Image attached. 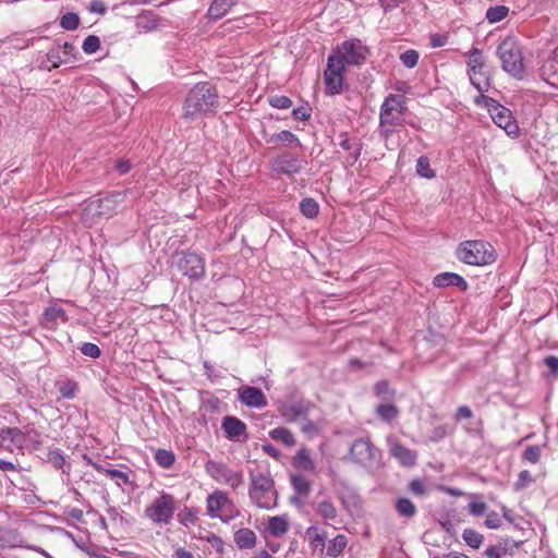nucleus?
I'll use <instances>...</instances> for the list:
<instances>
[{
  "mask_svg": "<svg viewBox=\"0 0 558 558\" xmlns=\"http://www.w3.org/2000/svg\"><path fill=\"white\" fill-rule=\"evenodd\" d=\"M47 60L51 63V68H58L63 59L61 58V44L56 43V45L47 52Z\"/></svg>",
  "mask_w": 558,
  "mask_h": 558,
  "instance_id": "48",
  "label": "nucleus"
},
{
  "mask_svg": "<svg viewBox=\"0 0 558 558\" xmlns=\"http://www.w3.org/2000/svg\"><path fill=\"white\" fill-rule=\"evenodd\" d=\"M206 541L208 544H210V546L218 553V554H222L223 553V541L221 539V537H219L218 535L214 534V533H210L207 537H206Z\"/></svg>",
  "mask_w": 558,
  "mask_h": 558,
  "instance_id": "58",
  "label": "nucleus"
},
{
  "mask_svg": "<svg viewBox=\"0 0 558 558\" xmlns=\"http://www.w3.org/2000/svg\"><path fill=\"white\" fill-rule=\"evenodd\" d=\"M300 210L303 216L313 219L319 214V205L314 198L306 197L301 201Z\"/></svg>",
  "mask_w": 558,
  "mask_h": 558,
  "instance_id": "33",
  "label": "nucleus"
},
{
  "mask_svg": "<svg viewBox=\"0 0 558 558\" xmlns=\"http://www.w3.org/2000/svg\"><path fill=\"white\" fill-rule=\"evenodd\" d=\"M317 512L326 520H333L337 517V509L329 499L318 502Z\"/></svg>",
  "mask_w": 558,
  "mask_h": 558,
  "instance_id": "43",
  "label": "nucleus"
},
{
  "mask_svg": "<svg viewBox=\"0 0 558 558\" xmlns=\"http://www.w3.org/2000/svg\"><path fill=\"white\" fill-rule=\"evenodd\" d=\"M348 459L364 469H374L380 463L381 450L372 442L369 437H361L351 444Z\"/></svg>",
  "mask_w": 558,
  "mask_h": 558,
  "instance_id": "6",
  "label": "nucleus"
},
{
  "mask_svg": "<svg viewBox=\"0 0 558 558\" xmlns=\"http://www.w3.org/2000/svg\"><path fill=\"white\" fill-rule=\"evenodd\" d=\"M345 68L339 61L338 57H328L327 66L324 71V82L326 85V95H339L342 92L344 83Z\"/></svg>",
  "mask_w": 558,
  "mask_h": 558,
  "instance_id": "11",
  "label": "nucleus"
},
{
  "mask_svg": "<svg viewBox=\"0 0 558 558\" xmlns=\"http://www.w3.org/2000/svg\"><path fill=\"white\" fill-rule=\"evenodd\" d=\"M408 490L416 497H423L427 494L428 489L424 481L413 478L408 485Z\"/></svg>",
  "mask_w": 558,
  "mask_h": 558,
  "instance_id": "45",
  "label": "nucleus"
},
{
  "mask_svg": "<svg viewBox=\"0 0 558 558\" xmlns=\"http://www.w3.org/2000/svg\"><path fill=\"white\" fill-rule=\"evenodd\" d=\"M533 482L532 475L527 470L519 473L517 482L513 484L514 490L519 492L524 489L530 483Z\"/></svg>",
  "mask_w": 558,
  "mask_h": 558,
  "instance_id": "54",
  "label": "nucleus"
},
{
  "mask_svg": "<svg viewBox=\"0 0 558 558\" xmlns=\"http://www.w3.org/2000/svg\"><path fill=\"white\" fill-rule=\"evenodd\" d=\"M375 395L384 401H391L396 396V390L392 389L387 380H379L374 386Z\"/></svg>",
  "mask_w": 558,
  "mask_h": 558,
  "instance_id": "35",
  "label": "nucleus"
},
{
  "mask_svg": "<svg viewBox=\"0 0 558 558\" xmlns=\"http://www.w3.org/2000/svg\"><path fill=\"white\" fill-rule=\"evenodd\" d=\"M420 54L414 49H409L400 54V60L403 63L404 66L412 69L414 68L418 62Z\"/></svg>",
  "mask_w": 558,
  "mask_h": 558,
  "instance_id": "49",
  "label": "nucleus"
},
{
  "mask_svg": "<svg viewBox=\"0 0 558 558\" xmlns=\"http://www.w3.org/2000/svg\"><path fill=\"white\" fill-rule=\"evenodd\" d=\"M306 161L291 153H282L272 161V170L279 174L293 177L301 173Z\"/></svg>",
  "mask_w": 558,
  "mask_h": 558,
  "instance_id": "14",
  "label": "nucleus"
},
{
  "mask_svg": "<svg viewBox=\"0 0 558 558\" xmlns=\"http://www.w3.org/2000/svg\"><path fill=\"white\" fill-rule=\"evenodd\" d=\"M462 538L473 549H478L484 542V535L471 527L463 530Z\"/></svg>",
  "mask_w": 558,
  "mask_h": 558,
  "instance_id": "31",
  "label": "nucleus"
},
{
  "mask_svg": "<svg viewBox=\"0 0 558 558\" xmlns=\"http://www.w3.org/2000/svg\"><path fill=\"white\" fill-rule=\"evenodd\" d=\"M469 512L474 517L483 515L487 510V505L484 501H471L468 505Z\"/></svg>",
  "mask_w": 558,
  "mask_h": 558,
  "instance_id": "57",
  "label": "nucleus"
},
{
  "mask_svg": "<svg viewBox=\"0 0 558 558\" xmlns=\"http://www.w3.org/2000/svg\"><path fill=\"white\" fill-rule=\"evenodd\" d=\"M509 538L502 537L496 544L488 546L483 551L484 558H502L507 554H511L509 551Z\"/></svg>",
  "mask_w": 558,
  "mask_h": 558,
  "instance_id": "25",
  "label": "nucleus"
},
{
  "mask_svg": "<svg viewBox=\"0 0 558 558\" xmlns=\"http://www.w3.org/2000/svg\"><path fill=\"white\" fill-rule=\"evenodd\" d=\"M416 173L425 179L435 178L436 173L430 168L429 159L427 156H421L416 161Z\"/></svg>",
  "mask_w": 558,
  "mask_h": 558,
  "instance_id": "39",
  "label": "nucleus"
},
{
  "mask_svg": "<svg viewBox=\"0 0 558 558\" xmlns=\"http://www.w3.org/2000/svg\"><path fill=\"white\" fill-rule=\"evenodd\" d=\"M312 108L306 104L294 108L292 111V116L295 120L304 121L311 117Z\"/></svg>",
  "mask_w": 558,
  "mask_h": 558,
  "instance_id": "56",
  "label": "nucleus"
},
{
  "mask_svg": "<svg viewBox=\"0 0 558 558\" xmlns=\"http://www.w3.org/2000/svg\"><path fill=\"white\" fill-rule=\"evenodd\" d=\"M251 486L248 496L251 500L262 509H274L277 507V490L275 482L268 471L254 473L250 472Z\"/></svg>",
  "mask_w": 558,
  "mask_h": 558,
  "instance_id": "4",
  "label": "nucleus"
},
{
  "mask_svg": "<svg viewBox=\"0 0 558 558\" xmlns=\"http://www.w3.org/2000/svg\"><path fill=\"white\" fill-rule=\"evenodd\" d=\"M44 318L48 323H57L59 320L66 323L69 320L65 310L60 306L47 307L44 312Z\"/></svg>",
  "mask_w": 558,
  "mask_h": 558,
  "instance_id": "32",
  "label": "nucleus"
},
{
  "mask_svg": "<svg viewBox=\"0 0 558 558\" xmlns=\"http://www.w3.org/2000/svg\"><path fill=\"white\" fill-rule=\"evenodd\" d=\"M294 465H296L305 471H314L315 470V463L311 459L307 450L304 448H302L294 457Z\"/></svg>",
  "mask_w": 558,
  "mask_h": 558,
  "instance_id": "38",
  "label": "nucleus"
},
{
  "mask_svg": "<svg viewBox=\"0 0 558 558\" xmlns=\"http://www.w3.org/2000/svg\"><path fill=\"white\" fill-rule=\"evenodd\" d=\"M177 266L179 271L192 280H199L205 276V259L191 251L181 252Z\"/></svg>",
  "mask_w": 558,
  "mask_h": 558,
  "instance_id": "13",
  "label": "nucleus"
},
{
  "mask_svg": "<svg viewBox=\"0 0 558 558\" xmlns=\"http://www.w3.org/2000/svg\"><path fill=\"white\" fill-rule=\"evenodd\" d=\"M1 440H10L14 444H20L24 439L22 430L17 427H4L0 429Z\"/></svg>",
  "mask_w": 558,
  "mask_h": 558,
  "instance_id": "42",
  "label": "nucleus"
},
{
  "mask_svg": "<svg viewBox=\"0 0 558 558\" xmlns=\"http://www.w3.org/2000/svg\"><path fill=\"white\" fill-rule=\"evenodd\" d=\"M348 545V538L343 534H338L335 538L329 541L327 546L325 545V554L328 557L337 558L342 554Z\"/></svg>",
  "mask_w": 558,
  "mask_h": 558,
  "instance_id": "26",
  "label": "nucleus"
},
{
  "mask_svg": "<svg viewBox=\"0 0 558 558\" xmlns=\"http://www.w3.org/2000/svg\"><path fill=\"white\" fill-rule=\"evenodd\" d=\"M81 353L92 359H98L101 355L99 347L92 342H85L80 348Z\"/></svg>",
  "mask_w": 558,
  "mask_h": 558,
  "instance_id": "53",
  "label": "nucleus"
},
{
  "mask_svg": "<svg viewBox=\"0 0 558 558\" xmlns=\"http://www.w3.org/2000/svg\"><path fill=\"white\" fill-rule=\"evenodd\" d=\"M235 3L236 0H214L208 9V16L214 20H219L223 17Z\"/></svg>",
  "mask_w": 558,
  "mask_h": 558,
  "instance_id": "23",
  "label": "nucleus"
},
{
  "mask_svg": "<svg viewBox=\"0 0 558 558\" xmlns=\"http://www.w3.org/2000/svg\"><path fill=\"white\" fill-rule=\"evenodd\" d=\"M179 520L181 523L183 524H186V523H194L195 522V512H193V510L191 509H186L185 511L179 513Z\"/></svg>",
  "mask_w": 558,
  "mask_h": 558,
  "instance_id": "63",
  "label": "nucleus"
},
{
  "mask_svg": "<svg viewBox=\"0 0 558 558\" xmlns=\"http://www.w3.org/2000/svg\"><path fill=\"white\" fill-rule=\"evenodd\" d=\"M375 413L380 420L390 422L398 417L399 409L390 401H385L376 407Z\"/></svg>",
  "mask_w": 558,
  "mask_h": 558,
  "instance_id": "27",
  "label": "nucleus"
},
{
  "mask_svg": "<svg viewBox=\"0 0 558 558\" xmlns=\"http://www.w3.org/2000/svg\"><path fill=\"white\" fill-rule=\"evenodd\" d=\"M457 257L471 266H486L496 262L497 253L494 246L483 240H468L459 244Z\"/></svg>",
  "mask_w": 558,
  "mask_h": 558,
  "instance_id": "5",
  "label": "nucleus"
},
{
  "mask_svg": "<svg viewBox=\"0 0 558 558\" xmlns=\"http://www.w3.org/2000/svg\"><path fill=\"white\" fill-rule=\"evenodd\" d=\"M47 461L51 463L56 469H62L63 473L69 474V470H64L66 463L65 457L60 449H50L47 452Z\"/></svg>",
  "mask_w": 558,
  "mask_h": 558,
  "instance_id": "41",
  "label": "nucleus"
},
{
  "mask_svg": "<svg viewBox=\"0 0 558 558\" xmlns=\"http://www.w3.org/2000/svg\"><path fill=\"white\" fill-rule=\"evenodd\" d=\"M468 68L471 84L483 95V93L488 90L490 82L489 76L484 71L485 60L483 53L476 47L469 51Z\"/></svg>",
  "mask_w": 558,
  "mask_h": 558,
  "instance_id": "9",
  "label": "nucleus"
},
{
  "mask_svg": "<svg viewBox=\"0 0 558 558\" xmlns=\"http://www.w3.org/2000/svg\"><path fill=\"white\" fill-rule=\"evenodd\" d=\"M390 453L404 466H413L416 462V454L402 444H396L391 447Z\"/></svg>",
  "mask_w": 558,
  "mask_h": 558,
  "instance_id": "20",
  "label": "nucleus"
},
{
  "mask_svg": "<svg viewBox=\"0 0 558 558\" xmlns=\"http://www.w3.org/2000/svg\"><path fill=\"white\" fill-rule=\"evenodd\" d=\"M407 111L405 98L401 95L389 94L380 107L379 128L380 135L389 138L397 126L402 125Z\"/></svg>",
  "mask_w": 558,
  "mask_h": 558,
  "instance_id": "3",
  "label": "nucleus"
},
{
  "mask_svg": "<svg viewBox=\"0 0 558 558\" xmlns=\"http://www.w3.org/2000/svg\"><path fill=\"white\" fill-rule=\"evenodd\" d=\"M106 474L111 478L118 480L117 485L120 486L121 483L124 485H132L133 482L130 480V475L126 472L120 471L118 469L107 470Z\"/></svg>",
  "mask_w": 558,
  "mask_h": 558,
  "instance_id": "51",
  "label": "nucleus"
},
{
  "mask_svg": "<svg viewBox=\"0 0 558 558\" xmlns=\"http://www.w3.org/2000/svg\"><path fill=\"white\" fill-rule=\"evenodd\" d=\"M484 524L490 530L499 529L502 524L501 517L496 511H490L487 513Z\"/></svg>",
  "mask_w": 558,
  "mask_h": 558,
  "instance_id": "55",
  "label": "nucleus"
},
{
  "mask_svg": "<svg viewBox=\"0 0 558 558\" xmlns=\"http://www.w3.org/2000/svg\"><path fill=\"white\" fill-rule=\"evenodd\" d=\"M268 102L271 107L277 109H288L292 106V100L283 95L271 96Z\"/></svg>",
  "mask_w": 558,
  "mask_h": 558,
  "instance_id": "52",
  "label": "nucleus"
},
{
  "mask_svg": "<svg viewBox=\"0 0 558 558\" xmlns=\"http://www.w3.org/2000/svg\"><path fill=\"white\" fill-rule=\"evenodd\" d=\"M218 107L219 95L217 88L209 82H199L189 90L185 97L182 118L194 121L215 113Z\"/></svg>",
  "mask_w": 558,
  "mask_h": 558,
  "instance_id": "1",
  "label": "nucleus"
},
{
  "mask_svg": "<svg viewBox=\"0 0 558 558\" xmlns=\"http://www.w3.org/2000/svg\"><path fill=\"white\" fill-rule=\"evenodd\" d=\"M487 106L494 123L501 128L509 136L518 137L520 129L511 110L492 98L487 99Z\"/></svg>",
  "mask_w": 558,
  "mask_h": 558,
  "instance_id": "10",
  "label": "nucleus"
},
{
  "mask_svg": "<svg viewBox=\"0 0 558 558\" xmlns=\"http://www.w3.org/2000/svg\"><path fill=\"white\" fill-rule=\"evenodd\" d=\"M234 542L240 549H251L256 544V534L251 529H240L234 533Z\"/></svg>",
  "mask_w": 558,
  "mask_h": 558,
  "instance_id": "22",
  "label": "nucleus"
},
{
  "mask_svg": "<svg viewBox=\"0 0 558 558\" xmlns=\"http://www.w3.org/2000/svg\"><path fill=\"white\" fill-rule=\"evenodd\" d=\"M545 365L550 369V372L555 375L558 374V357L554 355H548L544 359Z\"/></svg>",
  "mask_w": 558,
  "mask_h": 558,
  "instance_id": "61",
  "label": "nucleus"
},
{
  "mask_svg": "<svg viewBox=\"0 0 558 558\" xmlns=\"http://www.w3.org/2000/svg\"><path fill=\"white\" fill-rule=\"evenodd\" d=\"M100 47V39L96 35L87 36L82 45V49L85 53L92 54L95 53Z\"/></svg>",
  "mask_w": 558,
  "mask_h": 558,
  "instance_id": "47",
  "label": "nucleus"
},
{
  "mask_svg": "<svg viewBox=\"0 0 558 558\" xmlns=\"http://www.w3.org/2000/svg\"><path fill=\"white\" fill-rule=\"evenodd\" d=\"M205 471L216 482H221L232 488H238L243 484L242 472L231 470L226 463L208 460L205 463Z\"/></svg>",
  "mask_w": 558,
  "mask_h": 558,
  "instance_id": "12",
  "label": "nucleus"
},
{
  "mask_svg": "<svg viewBox=\"0 0 558 558\" xmlns=\"http://www.w3.org/2000/svg\"><path fill=\"white\" fill-rule=\"evenodd\" d=\"M509 14V8L506 5L490 7L486 11V19L489 23H498L506 19Z\"/></svg>",
  "mask_w": 558,
  "mask_h": 558,
  "instance_id": "36",
  "label": "nucleus"
},
{
  "mask_svg": "<svg viewBox=\"0 0 558 558\" xmlns=\"http://www.w3.org/2000/svg\"><path fill=\"white\" fill-rule=\"evenodd\" d=\"M434 286L437 288H446V287H458L461 290L465 291L469 288L466 280L456 274V272H441L438 274L433 281Z\"/></svg>",
  "mask_w": 558,
  "mask_h": 558,
  "instance_id": "17",
  "label": "nucleus"
},
{
  "mask_svg": "<svg viewBox=\"0 0 558 558\" xmlns=\"http://www.w3.org/2000/svg\"><path fill=\"white\" fill-rule=\"evenodd\" d=\"M289 529V523L284 517H272L268 521V531L272 536H280Z\"/></svg>",
  "mask_w": 558,
  "mask_h": 558,
  "instance_id": "30",
  "label": "nucleus"
},
{
  "mask_svg": "<svg viewBox=\"0 0 558 558\" xmlns=\"http://www.w3.org/2000/svg\"><path fill=\"white\" fill-rule=\"evenodd\" d=\"M263 138L266 141L267 144H275L279 141L288 142L289 144H293L295 146L301 147V142L299 137L292 133L291 131L283 130L279 133L268 135L266 131L262 132Z\"/></svg>",
  "mask_w": 558,
  "mask_h": 558,
  "instance_id": "24",
  "label": "nucleus"
},
{
  "mask_svg": "<svg viewBox=\"0 0 558 558\" xmlns=\"http://www.w3.org/2000/svg\"><path fill=\"white\" fill-rule=\"evenodd\" d=\"M291 485L300 495H307L311 490L310 481L302 474L291 475Z\"/></svg>",
  "mask_w": 558,
  "mask_h": 558,
  "instance_id": "37",
  "label": "nucleus"
},
{
  "mask_svg": "<svg viewBox=\"0 0 558 558\" xmlns=\"http://www.w3.org/2000/svg\"><path fill=\"white\" fill-rule=\"evenodd\" d=\"M448 37L441 34H434L430 37V45L434 48L442 47L447 44Z\"/></svg>",
  "mask_w": 558,
  "mask_h": 558,
  "instance_id": "62",
  "label": "nucleus"
},
{
  "mask_svg": "<svg viewBox=\"0 0 558 558\" xmlns=\"http://www.w3.org/2000/svg\"><path fill=\"white\" fill-rule=\"evenodd\" d=\"M239 399L244 405L248 408L262 409L267 405L264 393L256 387L246 386L241 388L239 390Z\"/></svg>",
  "mask_w": 558,
  "mask_h": 558,
  "instance_id": "16",
  "label": "nucleus"
},
{
  "mask_svg": "<svg viewBox=\"0 0 558 558\" xmlns=\"http://www.w3.org/2000/svg\"><path fill=\"white\" fill-rule=\"evenodd\" d=\"M89 10L93 13L105 14L107 12V7L101 0H92L89 3Z\"/></svg>",
  "mask_w": 558,
  "mask_h": 558,
  "instance_id": "60",
  "label": "nucleus"
},
{
  "mask_svg": "<svg viewBox=\"0 0 558 558\" xmlns=\"http://www.w3.org/2000/svg\"><path fill=\"white\" fill-rule=\"evenodd\" d=\"M155 461L161 468L168 469L173 465V463L175 461V457L171 450L158 449L155 452Z\"/></svg>",
  "mask_w": 558,
  "mask_h": 558,
  "instance_id": "40",
  "label": "nucleus"
},
{
  "mask_svg": "<svg viewBox=\"0 0 558 558\" xmlns=\"http://www.w3.org/2000/svg\"><path fill=\"white\" fill-rule=\"evenodd\" d=\"M496 54L506 73L515 80H523L525 75L523 51L520 43L513 36H507L499 43Z\"/></svg>",
  "mask_w": 558,
  "mask_h": 558,
  "instance_id": "2",
  "label": "nucleus"
},
{
  "mask_svg": "<svg viewBox=\"0 0 558 558\" xmlns=\"http://www.w3.org/2000/svg\"><path fill=\"white\" fill-rule=\"evenodd\" d=\"M305 536L308 539L313 551H319L320 554H324L325 543L327 539L326 531L320 530L316 525H311L306 529Z\"/></svg>",
  "mask_w": 558,
  "mask_h": 558,
  "instance_id": "18",
  "label": "nucleus"
},
{
  "mask_svg": "<svg viewBox=\"0 0 558 558\" xmlns=\"http://www.w3.org/2000/svg\"><path fill=\"white\" fill-rule=\"evenodd\" d=\"M308 412V407L302 402L286 403L280 408V413L287 421L292 422L299 416L305 415Z\"/></svg>",
  "mask_w": 558,
  "mask_h": 558,
  "instance_id": "21",
  "label": "nucleus"
},
{
  "mask_svg": "<svg viewBox=\"0 0 558 558\" xmlns=\"http://www.w3.org/2000/svg\"><path fill=\"white\" fill-rule=\"evenodd\" d=\"M473 416V412L472 410L470 409V407L468 405H461L457 409L456 411V414H454V418L456 421H462V420H468V418H471Z\"/></svg>",
  "mask_w": 558,
  "mask_h": 558,
  "instance_id": "59",
  "label": "nucleus"
},
{
  "mask_svg": "<svg viewBox=\"0 0 558 558\" xmlns=\"http://www.w3.org/2000/svg\"><path fill=\"white\" fill-rule=\"evenodd\" d=\"M271 439L281 441L287 447L295 446L296 441L293 434L286 427H276L269 432Z\"/></svg>",
  "mask_w": 558,
  "mask_h": 558,
  "instance_id": "28",
  "label": "nucleus"
},
{
  "mask_svg": "<svg viewBox=\"0 0 558 558\" xmlns=\"http://www.w3.org/2000/svg\"><path fill=\"white\" fill-rule=\"evenodd\" d=\"M175 511V499L172 495L162 493L145 509V517L155 524H169Z\"/></svg>",
  "mask_w": 558,
  "mask_h": 558,
  "instance_id": "8",
  "label": "nucleus"
},
{
  "mask_svg": "<svg viewBox=\"0 0 558 558\" xmlns=\"http://www.w3.org/2000/svg\"><path fill=\"white\" fill-rule=\"evenodd\" d=\"M221 428L227 439L232 441H246L248 439L246 424L235 416H225Z\"/></svg>",
  "mask_w": 558,
  "mask_h": 558,
  "instance_id": "15",
  "label": "nucleus"
},
{
  "mask_svg": "<svg viewBox=\"0 0 558 558\" xmlns=\"http://www.w3.org/2000/svg\"><path fill=\"white\" fill-rule=\"evenodd\" d=\"M114 169L120 173V174H125L128 173L130 170H131V163L129 160H124V159H119L116 161L114 163Z\"/></svg>",
  "mask_w": 558,
  "mask_h": 558,
  "instance_id": "64",
  "label": "nucleus"
},
{
  "mask_svg": "<svg viewBox=\"0 0 558 558\" xmlns=\"http://www.w3.org/2000/svg\"><path fill=\"white\" fill-rule=\"evenodd\" d=\"M395 508L398 514L404 518H413L416 514L415 505L407 497L398 498Z\"/></svg>",
  "mask_w": 558,
  "mask_h": 558,
  "instance_id": "29",
  "label": "nucleus"
},
{
  "mask_svg": "<svg viewBox=\"0 0 558 558\" xmlns=\"http://www.w3.org/2000/svg\"><path fill=\"white\" fill-rule=\"evenodd\" d=\"M80 24V17L76 13H66L60 20V26L68 31L76 29Z\"/></svg>",
  "mask_w": 558,
  "mask_h": 558,
  "instance_id": "46",
  "label": "nucleus"
},
{
  "mask_svg": "<svg viewBox=\"0 0 558 558\" xmlns=\"http://www.w3.org/2000/svg\"><path fill=\"white\" fill-rule=\"evenodd\" d=\"M206 502H207V514L210 518H219L223 522H228V519H222V517H220L218 514V512L228 502V497H227V495L225 493L217 490V492L210 494L207 497V501Z\"/></svg>",
  "mask_w": 558,
  "mask_h": 558,
  "instance_id": "19",
  "label": "nucleus"
},
{
  "mask_svg": "<svg viewBox=\"0 0 558 558\" xmlns=\"http://www.w3.org/2000/svg\"><path fill=\"white\" fill-rule=\"evenodd\" d=\"M58 391L65 399H73L78 391V385L73 379H66L64 381H58Z\"/></svg>",
  "mask_w": 558,
  "mask_h": 558,
  "instance_id": "34",
  "label": "nucleus"
},
{
  "mask_svg": "<svg viewBox=\"0 0 558 558\" xmlns=\"http://www.w3.org/2000/svg\"><path fill=\"white\" fill-rule=\"evenodd\" d=\"M369 51L359 39H350L338 45L330 57H338L339 61L345 68L347 65H362Z\"/></svg>",
  "mask_w": 558,
  "mask_h": 558,
  "instance_id": "7",
  "label": "nucleus"
},
{
  "mask_svg": "<svg viewBox=\"0 0 558 558\" xmlns=\"http://www.w3.org/2000/svg\"><path fill=\"white\" fill-rule=\"evenodd\" d=\"M114 201L112 197H104L93 203L96 207L95 211L97 215L110 216L113 211Z\"/></svg>",
  "mask_w": 558,
  "mask_h": 558,
  "instance_id": "44",
  "label": "nucleus"
},
{
  "mask_svg": "<svg viewBox=\"0 0 558 558\" xmlns=\"http://www.w3.org/2000/svg\"><path fill=\"white\" fill-rule=\"evenodd\" d=\"M523 460L531 463H537L541 458V448L537 445H531L525 448L522 454Z\"/></svg>",
  "mask_w": 558,
  "mask_h": 558,
  "instance_id": "50",
  "label": "nucleus"
}]
</instances>
